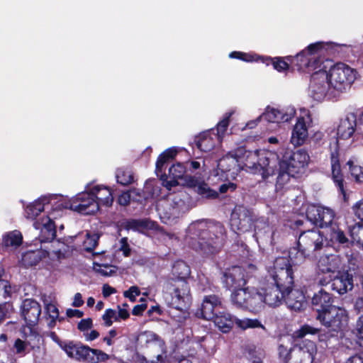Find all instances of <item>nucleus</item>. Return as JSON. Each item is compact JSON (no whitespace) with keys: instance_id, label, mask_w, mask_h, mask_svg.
Returning <instances> with one entry per match:
<instances>
[{"instance_id":"f704fd0d","label":"nucleus","mask_w":363,"mask_h":363,"mask_svg":"<svg viewBox=\"0 0 363 363\" xmlns=\"http://www.w3.org/2000/svg\"><path fill=\"white\" fill-rule=\"evenodd\" d=\"M28 331L23 332V337L26 340L28 345L32 349L39 348L40 345L43 342V337L40 334L36 326L26 325Z\"/></svg>"},{"instance_id":"0e129e2a","label":"nucleus","mask_w":363,"mask_h":363,"mask_svg":"<svg viewBox=\"0 0 363 363\" xmlns=\"http://www.w3.org/2000/svg\"><path fill=\"white\" fill-rule=\"evenodd\" d=\"M131 200V195L129 191H124L121 194L116 200L118 205L121 206H126L129 205Z\"/></svg>"},{"instance_id":"aec40b11","label":"nucleus","mask_w":363,"mask_h":363,"mask_svg":"<svg viewBox=\"0 0 363 363\" xmlns=\"http://www.w3.org/2000/svg\"><path fill=\"white\" fill-rule=\"evenodd\" d=\"M335 306L333 295L323 289L314 293L311 298V308L315 316L321 315Z\"/></svg>"},{"instance_id":"e2e57ef3","label":"nucleus","mask_w":363,"mask_h":363,"mask_svg":"<svg viewBox=\"0 0 363 363\" xmlns=\"http://www.w3.org/2000/svg\"><path fill=\"white\" fill-rule=\"evenodd\" d=\"M93 327V320L91 318L82 319L77 324V329L81 332L89 330Z\"/></svg>"},{"instance_id":"393cba45","label":"nucleus","mask_w":363,"mask_h":363,"mask_svg":"<svg viewBox=\"0 0 363 363\" xmlns=\"http://www.w3.org/2000/svg\"><path fill=\"white\" fill-rule=\"evenodd\" d=\"M218 169L224 172L238 174L241 171L239 158L235 155V149L223 156L218 162Z\"/></svg>"},{"instance_id":"bb28decb","label":"nucleus","mask_w":363,"mask_h":363,"mask_svg":"<svg viewBox=\"0 0 363 363\" xmlns=\"http://www.w3.org/2000/svg\"><path fill=\"white\" fill-rule=\"evenodd\" d=\"M308 136L306 121L303 116L297 118L296 123L291 133V143L296 147L305 143Z\"/></svg>"},{"instance_id":"bf43d9fd","label":"nucleus","mask_w":363,"mask_h":363,"mask_svg":"<svg viewBox=\"0 0 363 363\" xmlns=\"http://www.w3.org/2000/svg\"><path fill=\"white\" fill-rule=\"evenodd\" d=\"M11 308L12 304L9 302L0 303V325L6 319Z\"/></svg>"},{"instance_id":"603ef678","label":"nucleus","mask_w":363,"mask_h":363,"mask_svg":"<svg viewBox=\"0 0 363 363\" xmlns=\"http://www.w3.org/2000/svg\"><path fill=\"white\" fill-rule=\"evenodd\" d=\"M350 234L352 239L363 250V224L356 223L350 229Z\"/></svg>"},{"instance_id":"4d7b16f0","label":"nucleus","mask_w":363,"mask_h":363,"mask_svg":"<svg viewBox=\"0 0 363 363\" xmlns=\"http://www.w3.org/2000/svg\"><path fill=\"white\" fill-rule=\"evenodd\" d=\"M293 351L292 348L289 350L287 349L283 345H280L278 347V352L279 357L283 360L284 363H291L290 360L291 359V352Z\"/></svg>"},{"instance_id":"cd10ccee","label":"nucleus","mask_w":363,"mask_h":363,"mask_svg":"<svg viewBox=\"0 0 363 363\" xmlns=\"http://www.w3.org/2000/svg\"><path fill=\"white\" fill-rule=\"evenodd\" d=\"M294 113V111H292L290 113H284L279 109L267 106L265 111L259 116V118H262L269 123H284L289 121Z\"/></svg>"},{"instance_id":"680f3d73","label":"nucleus","mask_w":363,"mask_h":363,"mask_svg":"<svg viewBox=\"0 0 363 363\" xmlns=\"http://www.w3.org/2000/svg\"><path fill=\"white\" fill-rule=\"evenodd\" d=\"M119 250L123 252L124 257H128L131 254V248L128 244V238L124 237L120 240Z\"/></svg>"},{"instance_id":"2eb2a0df","label":"nucleus","mask_w":363,"mask_h":363,"mask_svg":"<svg viewBox=\"0 0 363 363\" xmlns=\"http://www.w3.org/2000/svg\"><path fill=\"white\" fill-rule=\"evenodd\" d=\"M259 289L262 294L263 305L265 303L270 306H277L281 304L282 300L286 297V294L289 291L274 282L267 284Z\"/></svg>"},{"instance_id":"9d476101","label":"nucleus","mask_w":363,"mask_h":363,"mask_svg":"<svg viewBox=\"0 0 363 363\" xmlns=\"http://www.w3.org/2000/svg\"><path fill=\"white\" fill-rule=\"evenodd\" d=\"M94 198V193L90 189L77 194L71 200L60 203L55 208L70 209L84 215L94 214L99 210V202Z\"/></svg>"},{"instance_id":"f8f14e48","label":"nucleus","mask_w":363,"mask_h":363,"mask_svg":"<svg viewBox=\"0 0 363 363\" xmlns=\"http://www.w3.org/2000/svg\"><path fill=\"white\" fill-rule=\"evenodd\" d=\"M357 279L359 281L362 279L357 271L354 268L349 267L347 269H343L337 272L332 280L331 288L340 295L345 294L353 289L354 281Z\"/></svg>"},{"instance_id":"1a4fd4ad","label":"nucleus","mask_w":363,"mask_h":363,"mask_svg":"<svg viewBox=\"0 0 363 363\" xmlns=\"http://www.w3.org/2000/svg\"><path fill=\"white\" fill-rule=\"evenodd\" d=\"M267 272L273 282L285 290L294 286V268L288 259L284 257H277L272 266L269 267Z\"/></svg>"},{"instance_id":"a18cd8bd","label":"nucleus","mask_w":363,"mask_h":363,"mask_svg":"<svg viewBox=\"0 0 363 363\" xmlns=\"http://www.w3.org/2000/svg\"><path fill=\"white\" fill-rule=\"evenodd\" d=\"M235 325L238 328H240L242 330H247L248 328H261L263 330H266V328L264 325L262 324V323L257 318H244L239 319L237 318V321L235 322Z\"/></svg>"},{"instance_id":"20e7f679","label":"nucleus","mask_w":363,"mask_h":363,"mask_svg":"<svg viewBox=\"0 0 363 363\" xmlns=\"http://www.w3.org/2000/svg\"><path fill=\"white\" fill-rule=\"evenodd\" d=\"M235 155L239 158L241 170L259 172L264 180L275 174L278 164V155L275 153L247 150L245 146H240L235 149Z\"/></svg>"},{"instance_id":"c756f323","label":"nucleus","mask_w":363,"mask_h":363,"mask_svg":"<svg viewBox=\"0 0 363 363\" xmlns=\"http://www.w3.org/2000/svg\"><path fill=\"white\" fill-rule=\"evenodd\" d=\"M92 193H94L95 201H97L101 206L110 207L112 206L114 198L111 189L106 186L96 185L92 187Z\"/></svg>"},{"instance_id":"72a5a7b5","label":"nucleus","mask_w":363,"mask_h":363,"mask_svg":"<svg viewBox=\"0 0 363 363\" xmlns=\"http://www.w3.org/2000/svg\"><path fill=\"white\" fill-rule=\"evenodd\" d=\"M177 155V150L175 147H169L162 152L157 157L155 164V173L159 177L166 168L167 164L172 160Z\"/></svg>"},{"instance_id":"423d86ee","label":"nucleus","mask_w":363,"mask_h":363,"mask_svg":"<svg viewBox=\"0 0 363 363\" xmlns=\"http://www.w3.org/2000/svg\"><path fill=\"white\" fill-rule=\"evenodd\" d=\"M327 64L329 71L328 72L329 84L333 87L337 97L345 92L351 86L355 79L356 71L342 62L335 65Z\"/></svg>"},{"instance_id":"37998d69","label":"nucleus","mask_w":363,"mask_h":363,"mask_svg":"<svg viewBox=\"0 0 363 363\" xmlns=\"http://www.w3.org/2000/svg\"><path fill=\"white\" fill-rule=\"evenodd\" d=\"M22 242L23 236L18 230L10 232L3 238V244L6 247L20 246Z\"/></svg>"},{"instance_id":"c03bdc74","label":"nucleus","mask_w":363,"mask_h":363,"mask_svg":"<svg viewBox=\"0 0 363 363\" xmlns=\"http://www.w3.org/2000/svg\"><path fill=\"white\" fill-rule=\"evenodd\" d=\"M196 192L206 199H216L219 196L218 192L212 189L204 181H202L198 189H196Z\"/></svg>"},{"instance_id":"58836bf2","label":"nucleus","mask_w":363,"mask_h":363,"mask_svg":"<svg viewBox=\"0 0 363 363\" xmlns=\"http://www.w3.org/2000/svg\"><path fill=\"white\" fill-rule=\"evenodd\" d=\"M41 260L40 252L37 251H27L22 255L21 264L25 267L35 266Z\"/></svg>"},{"instance_id":"4468645a","label":"nucleus","mask_w":363,"mask_h":363,"mask_svg":"<svg viewBox=\"0 0 363 363\" xmlns=\"http://www.w3.org/2000/svg\"><path fill=\"white\" fill-rule=\"evenodd\" d=\"M41 311V305L34 298H25L20 306V315L26 325L37 326Z\"/></svg>"},{"instance_id":"e433bc0d","label":"nucleus","mask_w":363,"mask_h":363,"mask_svg":"<svg viewBox=\"0 0 363 363\" xmlns=\"http://www.w3.org/2000/svg\"><path fill=\"white\" fill-rule=\"evenodd\" d=\"M186 203L183 199L174 197L168 208L169 212L165 213L168 218H178L185 212Z\"/></svg>"},{"instance_id":"412c9836","label":"nucleus","mask_w":363,"mask_h":363,"mask_svg":"<svg viewBox=\"0 0 363 363\" xmlns=\"http://www.w3.org/2000/svg\"><path fill=\"white\" fill-rule=\"evenodd\" d=\"M330 228L325 237L327 245L333 247L336 251H340L341 248H349L352 245V242L346 236L345 232L337 225H330Z\"/></svg>"},{"instance_id":"5701e85b","label":"nucleus","mask_w":363,"mask_h":363,"mask_svg":"<svg viewBox=\"0 0 363 363\" xmlns=\"http://www.w3.org/2000/svg\"><path fill=\"white\" fill-rule=\"evenodd\" d=\"M289 291L284 298L288 308L296 312L304 311L307 306V300L303 291L302 289H294V287H291Z\"/></svg>"},{"instance_id":"a878e982","label":"nucleus","mask_w":363,"mask_h":363,"mask_svg":"<svg viewBox=\"0 0 363 363\" xmlns=\"http://www.w3.org/2000/svg\"><path fill=\"white\" fill-rule=\"evenodd\" d=\"M211 320L219 330L223 333H229L233 325H235L237 318L232 315L222 308L220 311L217 312V314H216Z\"/></svg>"},{"instance_id":"9b49d317","label":"nucleus","mask_w":363,"mask_h":363,"mask_svg":"<svg viewBox=\"0 0 363 363\" xmlns=\"http://www.w3.org/2000/svg\"><path fill=\"white\" fill-rule=\"evenodd\" d=\"M326 242L323 233L317 229L302 231L298 237L297 245L308 253L321 250Z\"/></svg>"},{"instance_id":"864d4df0","label":"nucleus","mask_w":363,"mask_h":363,"mask_svg":"<svg viewBox=\"0 0 363 363\" xmlns=\"http://www.w3.org/2000/svg\"><path fill=\"white\" fill-rule=\"evenodd\" d=\"M138 339L143 341L145 344L160 341V337L152 331L146 330L140 333Z\"/></svg>"},{"instance_id":"b1692460","label":"nucleus","mask_w":363,"mask_h":363,"mask_svg":"<svg viewBox=\"0 0 363 363\" xmlns=\"http://www.w3.org/2000/svg\"><path fill=\"white\" fill-rule=\"evenodd\" d=\"M298 53L295 56L289 55L284 57H272L269 56H261L260 57L258 58V60H260L259 62L265 64L267 66L272 65L273 66V68L277 72H284L285 71L289 70L290 68H291V69L293 70H297L296 66L291 62V60H288L289 57L294 58L296 57Z\"/></svg>"},{"instance_id":"7c9ffc66","label":"nucleus","mask_w":363,"mask_h":363,"mask_svg":"<svg viewBox=\"0 0 363 363\" xmlns=\"http://www.w3.org/2000/svg\"><path fill=\"white\" fill-rule=\"evenodd\" d=\"M52 199H56L55 196H42L33 203L28 205L26 208L27 217L35 219L41 212L45 210V206L50 203Z\"/></svg>"},{"instance_id":"dca6fc26","label":"nucleus","mask_w":363,"mask_h":363,"mask_svg":"<svg viewBox=\"0 0 363 363\" xmlns=\"http://www.w3.org/2000/svg\"><path fill=\"white\" fill-rule=\"evenodd\" d=\"M222 282L224 287L234 291L244 287L247 284L245 270L239 266H233L227 269L223 274Z\"/></svg>"},{"instance_id":"2f4dec72","label":"nucleus","mask_w":363,"mask_h":363,"mask_svg":"<svg viewBox=\"0 0 363 363\" xmlns=\"http://www.w3.org/2000/svg\"><path fill=\"white\" fill-rule=\"evenodd\" d=\"M212 135L211 131H204L195 137L194 143L199 150L204 152H210L216 146V138Z\"/></svg>"},{"instance_id":"09e8293b","label":"nucleus","mask_w":363,"mask_h":363,"mask_svg":"<svg viewBox=\"0 0 363 363\" xmlns=\"http://www.w3.org/2000/svg\"><path fill=\"white\" fill-rule=\"evenodd\" d=\"M148 219H129L124 223L126 230H138L139 229H147L150 228Z\"/></svg>"},{"instance_id":"473e14b6","label":"nucleus","mask_w":363,"mask_h":363,"mask_svg":"<svg viewBox=\"0 0 363 363\" xmlns=\"http://www.w3.org/2000/svg\"><path fill=\"white\" fill-rule=\"evenodd\" d=\"M262 294L259 289L247 287L245 309L250 311H258L263 307Z\"/></svg>"},{"instance_id":"79ce46f5","label":"nucleus","mask_w":363,"mask_h":363,"mask_svg":"<svg viewBox=\"0 0 363 363\" xmlns=\"http://www.w3.org/2000/svg\"><path fill=\"white\" fill-rule=\"evenodd\" d=\"M320 333H325L323 329L315 328L308 324H303L301 326L298 330H296L294 333V336L296 339L304 337L307 335H318V339L319 340V335Z\"/></svg>"},{"instance_id":"39448f33","label":"nucleus","mask_w":363,"mask_h":363,"mask_svg":"<svg viewBox=\"0 0 363 363\" xmlns=\"http://www.w3.org/2000/svg\"><path fill=\"white\" fill-rule=\"evenodd\" d=\"M315 319L325 328V333L319 335V342L328 347L332 342H337L343 335L348 325L349 315L344 308L335 306L321 315H316Z\"/></svg>"},{"instance_id":"de8ad7c7","label":"nucleus","mask_w":363,"mask_h":363,"mask_svg":"<svg viewBox=\"0 0 363 363\" xmlns=\"http://www.w3.org/2000/svg\"><path fill=\"white\" fill-rule=\"evenodd\" d=\"M100 235L96 233H87L83 242V247L86 252H92L99 245Z\"/></svg>"},{"instance_id":"3c124183","label":"nucleus","mask_w":363,"mask_h":363,"mask_svg":"<svg viewBox=\"0 0 363 363\" xmlns=\"http://www.w3.org/2000/svg\"><path fill=\"white\" fill-rule=\"evenodd\" d=\"M260 55H251L249 53L240 52V51H233L229 54V57L240 60L247 62H259L260 60H258L260 57Z\"/></svg>"},{"instance_id":"a211bd4d","label":"nucleus","mask_w":363,"mask_h":363,"mask_svg":"<svg viewBox=\"0 0 363 363\" xmlns=\"http://www.w3.org/2000/svg\"><path fill=\"white\" fill-rule=\"evenodd\" d=\"M222 308L221 300L218 296L207 295L203 297L201 308L196 311V315L200 318L211 320Z\"/></svg>"},{"instance_id":"a19ab883","label":"nucleus","mask_w":363,"mask_h":363,"mask_svg":"<svg viewBox=\"0 0 363 363\" xmlns=\"http://www.w3.org/2000/svg\"><path fill=\"white\" fill-rule=\"evenodd\" d=\"M247 287L240 288L233 291L230 298L232 303L238 308H245Z\"/></svg>"},{"instance_id":"7ed1b4c3","label":"nucleus","mask_w":363,"mask_h":363,"mask_svg":"<svg viewBox=\"0 0 363 363\" xmlns=\"http://www.w3.org/2000/svg\"><path fill=\"white\" fill-rule=\"evenodd\" d=\"M189 266L184 261H177L172 267V277L165 282L166 290L172 296L169 306L182 311L191 301L190 286L187 281L190 276Z\"/></svg>"},{"instance_id":"6e6d98bb","label":"nucleus","mask_w":363,"mask_h":363,"mask_svg":"<svg viewBox=\"0 0 363 363\" xmlns=\"http://www.w3.org/2000/svg\"><path fill=\"white\" fill-rule=\"evenodd\" d=\"M300 348L306 352H308L312 357L316 354L317 347L313 341L304 340L300 343Z\"/></svg>"},{"instance_id":"8fccbe9b","label":"nucleus","mask_w":363,"mask_h":363,"mask_svg":"<svg viewBox=\"0 0 363 363\" xmlns=\"http://www.w3.org/2000/svg\"><path fill=\"white\" fill-rule=\"evenodd\" d=\"M351 176L354 178L355 182L363 184V167L356 165L352 160L347 162Z\"/></svg>"},{"instance_id":"6e6552de","label":"nucleus","mask_w":363,"mask_h":363,"mask_svg":"<svg viewBox=\"0 0 363 363\" xmlns=\"http://www.w3.org/2000/svg\"><path fill=\"white\" fill-rule=\"evenodd\" d=\"M309 161L310 156L306 150L286 149L281 152V157H278L277 166L301 177L306 172Z\"/></svg>"},{"instance_id":"c85d7f7f","label":"nucleus","mask_w":363,"mask_h":363,"mask_svg":"<svg viewBox=\"0 0 363 363\" xmlns=\"http://www.w3.org/2000/svg\"><path fill=\"white\" fill-rule=\"evenodd\" d=\"M356 125V116L354 113H350L345 119L340 121L337 133L342 139H348L354 133Z\"/></svg>"},{"instance_id":"13d9d810","label":"nucleus","mask_w":363,"mask_h":363,"mask_svg":"<svg viewBox=\"0 0 363 363\" xmlns=\"http://www.w3.org/2000/svg\"><path fill=\"white\" fill-rule=\"evenodd\" d=\"M140 294V290L137 286H130L128 290L124 291L123 296L128 298L130 302L136 301V296Z\"/></svg>"},{"instance_id":"4c0bfd02","label":"nucleus","mask_w":363,"mask_h":363,"mask_svg":"<svg viewBox=\"0 0 363 363\" xmlns=\"http://www.w3.org/2000/svg\"><path fill=\"white\" fill-rule=\"evenodd\" d=\"M278 166L276 167L275 175L277 173V177L276 181V189L277 191L281 190L286 184H287L291 178H298L299 177L296 174H293L291 171H288L287 169H283L282 167Z\"/></svg>"},{"instance_id":"f3484780","label":"nucleus","mask_w":363,"mask_h":363,"mask_svg":"<svg viewBox=\"0 0 363 363\" xmlns=\"http://www.w3.org/2000/svg\"><path fill=\"white\" fill-rule=\"evenodd\" d=\"M330 163L332 180L339 194L342 195L345 201H347L348 199L347 184L345 182L344 175L341 170L338 150H335L331 152Z\"/></svg>"},{"instance_id":"4be33fe9","label":"nucleus","mask_w":363,"mask_h":363,"mask_svg":"<svg viewBox=\"0 0 363 363\" xmlns=\"http://www.w3.org/2000/svg\"><path fill=\"white\" fill-rule=\"evenodd\" d=\"M33 226L35 229L40 230L38 239L41 243L52 242L56 238V225L50 216H46L35 220Z\"/></svg>"},{"instance_id":"0eeeda50","label":"nucleus","mask_w":363,"mask_h":363,"mask_svg":"<svg viewBox=\"0 0 363 363\" xmlns=\"http://www.w3.org/2000/svg\"><path fill=\"white\" fill-rule=\"evenodd\" d=\"M60 347L69 357L86 363H100L109 359V355L101 350L93 349L80 342H63Z\"/></svg>"},{"instance_id":"5fc2aeb1","label":"nucleus","mask_w":363,"mask_h":363,"mask_svg":"<svg viewBox=\"0 0 363 363\" xmlns=\"http://www.w3.org/2000/svg\"><path fill=\"white\" fill-rule=\"evenodd\" d=\"M182 181L183 186L194 189L196 191L203 180H201L199 178L196 177L195 176L186 174Z\"/></svg>"},{"instance_id":"774afa93","label":"nucleus","mask_w":363,"mask_h":363,"mask_svg":"<svg viewBox=\"0 0 363 363\" xmlns=\"http://www.w3.org/2000/svg\"><path fill=\"white\" fill-rule=\"evenodd\" d=\"M352 210L355 216L361 221H363V199L357 201L352 206Z\"/></svg>"},{"instance_id":"c9c22d12","label":"nucleus","mask_w":363,"mask_h":363,"mask_svg":"<svg viewBox=\"0 0 363 363\" xmlns=\"http://www.w3.org/2000/svg\"><path fill=\"white\" fill-rule=\"evenodd\" d=\"M306 251H303L302 247L298 245L296 247H290L288 250L287 255L282 256L288 259L292 267L295 268L301 262L305 260L306 257Z\"/></svg>"},{"instance_id":"f257e3e1","label":"nucleus","mask_w":363,"mask_h":363,"mask_svg":"<svg viewBox=\"0 0 363 363\" xmlns=\"http://www.w3.org/2000/svg\"><path fill=\"white\" fill-rule=\"evenodd\" d=\"M335 47L336 45L331 43L316 42L308 45L296 57H288L296 66L297 71L311 74L309 91L315 101H321L325 97L329 100L337 99L329 84L328 65L326 64H330L331 60L322 57L325 52L332 54Z\"/></svg>"},{"instance_id":"052dcab7","label":"nucleus","mask_w":363,"mask_h":363,"mask_svg":"<svg viewBox=\"0 0 363 363\" xmlns=\"http://www.w3.org/2000/svg\"><path fill=\"white\" fill-rule=\"evenodd\" d=\"M116 311L111 308H108L105 311V313L102 315V319L104 320V325L110 327L113 324L112 318L115 320Z\"/></svg>"},{"instance_id":"6ab92c4d","label":"nucleus","mask_w":363,"mask_h":363,"mask_svg":"<svg viewBox=\"0 0 363 363\" xmlns=\"http://www.w3.org/2000/svg\"><path fill=\"white\" fill-rule=\"evenodd\" d=\"M186 167L184 163L177 162L173 164L168 170V174L164 171L160 173V179L162 182V185L170 190L172 187L179 185V179H182L186 175Z\"/></svg>"},{"instance_id":"49530a36","label":"nucleus","mask_w":363,"mask_h":363,"mask_svg":"<svg viewBox=\"0 0 363 363\" xmlns=\"http://www.w3.org/2000/svg\"><path fill=\"white\" fill-rule=\"evenodd\" d=\"M116 179L118 184L128 186L134 182L133 173L128 169H118L116 173Z\"/></svg>"},{"instance_id":"ea45409f","label":"nucleus","mask_w":363,"mask_h":363,"mask_svg":"<svg viewBox=\"0 0 363 363\" xmlns=\"http://www.w3.org/2000/svg\"><path fill=\"white\" fill-rule=\"evenodd\" d=\"M231 116L230 113H226L223 118L218 122L216 125V133L215 130L212 129L211 131L213 135L216 138V140L220 142L222 138L225 135L230 123V118Z\"/></svg>"},{"instance_id":"f03ea898","label":"nucleus","mask_w":363,"mask_h":363,"mask_svg":"<svg viewBox=\"0 0 363 363\" xmlns=\"http://www.w3.org/2000/svg\"><path fill=\"white\" fill-rule=\"evenodd\" d=\"M195 234L197 238H193L191 247L203 255H214L224 245L225 228L220 222L199 223L195 226Z\"/></svg>"},{"instance_id":"ddd939ff","label":"nucleus","mask_w":363,"mask_h":363,"mask_svg":"<svg viewBox=\"0 0 363 363\" xmlns=\"http://www.w3.org/2000/svg\"><path fill=\"white\" fill-rule=\"evenodd\" d=\"M306 215L308 221L321 228L332 224L335 217L331 209L315 205L308 206Z\"/></svg>"},{"instance_id":"69168bd1","label":"nucleus","mask_w":363,"mask_h":363,"mask_svg":"<svg viewBox=\"0 0 363 363\" xmlns=\"http://www.w3.org/2000/svg\"><path fill=\"white\" fill-rule=\"evenodd\" d=\"M140 301L143 302L140 304L135 305L133 310L132 314L133 315L140 316L142 315L143 312L146 310L147 307V304L145 303L146 300L144 298H140Z\"/></svg>"},{"instance_id":"338daca9","label":"nucleus","mask_w":363,"mask_h":363,"mask_svg":"<svg viewBox=\"0 0 363 363\" xmlns=\"http://www.w3.org/2000/svg\"><path fill=\"white\" fill-rule=\"evenodd\" d=\"M45 311L49 318H59V310L54 303H49L46 304Z\"/></svg>"}]
</instances>
